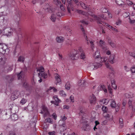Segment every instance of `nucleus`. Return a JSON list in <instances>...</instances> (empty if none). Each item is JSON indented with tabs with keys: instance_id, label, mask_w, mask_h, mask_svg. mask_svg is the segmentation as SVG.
I'll return each mask as SVG.
<instances>
[{
	"instance_id": "1",
	"label": "nucleus",
	"mask_w": 135,
	"mask_h": 135,
	"mask_svg": "<svg viewBox=\"0 0 135 135\" xmlns=\"http://www.w3.org/2000/svg\"><path fill=\"white\" fill-rule=\"evenodd\" d=\"M88 14L94 18L97 21L98 23L99 24H101L100 22L102 21V20H106L107 18L106 17H105L104 15L103 14H101L100 15H98L97 16L95 15H93L92 13H90V12L89 11L88 12Z\"/></svg>"
},
{
	"instance_id": "2",
	"label": "nucleus",
	"mask_w": 135,
	"mask_h": 135,
	"mask_svg": "<svg viewBox=\"0 0 135 135\" xmlns=\"http://www.w3.org/2000/svg\"><path fill=\"white\" fill-rule=\"evenodd\" d=\"M61 119L60 120L59 122L60 126V130L61 131H64L66 129L65 127V123L64 121L67 119L64 115H62L60 116Z\"/></svg>"
},
{
	"instance_id": "3",
	"label": "nucleus",
	"mask_w": 135,
	"mask_h": 135,
	"mask_svg": "<svg viewBox=\"0 0 135 135\" xmlns=\"http://www.w3.org/2000/svg\"><path fill=\"white\" fill-rule=\"evenodd\" d=\"M107 59V57H104L103 58L99 57L97 59H95V62H99V63H101V64H102V62H104L107 68L111 69V66L109 64L108 61H106Z\"/></svg>"
},
{
	"instance_id": "4",
	"label": "nucleus",
	"mask_w": 135,
	"mask_h": 135,
	"mask_svg": "<svg viewBox=\"0 0 135 135\" xmlns=\"http://www.w3.org/2000/svg\"><path fill=\"white\" fill-rule=\"evenodd\" d=\"M9 51V50L6 45L5 44L0 43V52L8 54Z\"/></svg>"
},
{
	"instance_id": "5",
	"label": "nucleus",
	"mask_w": 135,
	"mask_h": 135,
	"mask_svg": "<svg viewBox=\"0 0 135 135\" xmlns=\"http://www.w3.org/2000/svg\"><path fill=\"white\" fill-rule=\"evenodd\" d=\"M13 32V30L10 27L6 28L4 30V33L5 35L8 37L12 35Z\"/></svg>"
},
{
	"instance_id": "6",
	"label": "nucleus",
	"mask_w": 135,
	"mask_h": 135,
	"mask_svg": "<svg viewBox=\"0 0 135 135\" xmlns=\"http://www.w3.org/2000/svg\"><path fill=\"white\" fill-rule=\"evenodd\" d=\"M74 1L75 3L78 6L80 5L82 7L86 10H88L90 9L89 6H86L85 4L81 2H79L78 1V0H72Z\"/></svg>"
},
{
	"instance_id": "7",
	"label": "nucleus",
	"mask_w": 135,
	"mask_h": 135,
	"mask_svg": "<svg viewBox=\"0 0 135 135\" xmlns=\"http://www.w3.org/2000/svg\"><path fill=\"white\" fill-rule=\"evenodd\" d=\"M41 113L44 114V117H45L49 115V113L46 107L44 105L42 106Z\"/></svg>"
},
{
	"instance_id": "8",
	"label": "nucleus",
	"mask_w": 135,
	"mask_h": 135,
	"mask_svg": "<svg viewBox=\"0 0 135 135\" xmlns=\"http://www.w3.org/2000/svg\"><path fill=\"white\" fill-rule=\"evenodd\" d=\"M53 98L55 101H51V103L54 104L57 106L58 105L59 103L61 102V100L58 98L57 96V95L54 96Z\"/></svg>"
},
{
	"instance_id": "9",
	"label": "nucleus",
	"mask_w": 135,
	"mask_h": 135,
	"mask_svg": "<svg viewBox=\"0 0 135 135\" xmlns=\"http://www.w3.org/2000/svg\"><path fill=\"white\" fill-rule=\"evenodd\" d=\"M78 55L80 54V58L83 59H84L85 58V55L83 51V49L81 48L79 49V51L78 52Z\"/></svg>"
},
{
	"instance_id": "10",
	"label": "nucleus",
	"mask_w": 135,
	"mask_h": 135,
	"mask_svg": "<svg viewBox=\"0 0 135 135\" xmlns=\"http://www.w3.org/2000/svg\"><path fill=\"white\" fill-rule=\"evenodd\" d=\"M89 99L91 104H94L95 103L96 98L93 94H92L90 96Z\"/></svg>"
},
{
	"instance_id": "11",
	"label": "nucleus",
	"mask_w": 135,
	"mask_h": 135,
	"mask_svg": "<svg viewBox=\"0 0 135 135\" xmlns=\"http://www.w3.org/2000/svg\"><path fill=\"white\" fill-rule=\"evenodd\" d=\"M115 56L113 54L111 55L108 59L109 62L112 64L115 63Z\"/></svg>"
},
{
	"instance_id": "12",
	"label": "nucleus",
	"mask_w": 135,
	"mask_h": 135,
	"mask_svg": "<svg viewBox=\"0 0 135 135\" xmlns=\"http://www.w3.org/2000/svg\"><path fill=\"white\" fill-rule=\"evenodd\" d=\"M54 76L55 78L57 84L59 83V84L61 81L60 75L57 74L55 73L54 74Z\"/></svg>"
},
{
	"instance_id": "13",
	"label": "nucleus",
	"mask_w": 135,
	"mask_h": 135,
	"mask_svg": "<svg viewBox=\"0 0 135 135\" xmlns=\"http://www.w3.org/2000/svg\"><path fill=\"white\" fill-rule=\"evenodd\" d=\"M44 71V69L43 67L41 66L38 67L37 70V72H39V73L38 74V76L39 77H40L41 73L43 72Z\"/></svg>"
},
{
	"instance_id": "14",
	"label": "nucleus",
	"mask_w": 135,
	"mask_h": 135,
	"mask_svg": "<svg viewBox=\"0 0 135 135\" xmlns=\"http://www.w3.org/2000/svg\"><path fill=\"white\" fill-rule=\"evenodd\" d=\"M46 11L51 13L52 12L51 10V9L48 4H46L43 8Z\"/></svg>"
},
{
	"instance_id": "15",
	"label": "nucleus",
	"mask_w": 135,
	"mask_h": 135,
	"mask_svg": "<svg viewBox=\"0 0 135 135\" xmlns=\"http://www.w3.org/2000/svg\"><path fill=\"white\" fill-rule=\"evenodd\" d=\"M67 9L69 13H70L71 10L73 11L74 10V8L72 4H68L67 6Z\"/></svg>"
},
{
	"instance_id": "16",
	"label": "nucleus",
	"mask_w": 135,
	"mask_h": 135,
	"mask_svg": "<svg viewBox=\"0 0 135 135\" xmlns=\"http://www.w3.org/2000/svg\"><path fill=\"white\" fill-rule=\"evenodd\" d=\"M19 94L20 93L18 92H17L16 94H13L11 96V99L12 100H14L15 99L17 98Z\"/></svg>"
},
{
	"instance_id": "17",
	"label": "nucleus",
	"mask_w": 135,
	"mask_h": 135,
	"mask_svg": "<svg viewBox=\"0 0 135 135\" xmlns=\"http://www.w3.org/2000/svg\"><path fill=\"white\" fill-rule=\"evenodd\" d=\"M56 40L58 42L61 43L63 41L64 38L61 36L57 37H56Z\"/></svg>"
},
{
	"instance_id": "18",
	"label": "nucleus",
	"mask_w": 135,
	"mask_h": 135,
	"mask_svg": "<svg viewBox=\"0 0 135 135\" xmlns=\"http://www.w3.org/2000/svg\"><path fill=\"white\" fill-rule=\"evenodd\" d=\"M94 64L95 69L101 67L102 65L101 63H99V62H97L95 61V63H94Z\"/></svg>"
},
{
	"instance_id": "19",
	"label": "nucleus",
	"mask_w": 135,
	"mask_h": 135,
	"mask_svg": "<svg viewBox=\"0 0 135 135\" xmlns=\"http://www.w3.org/2000/svg\"><path fill=\"white\" fill-rule=\"evenodd\" d=\"M76 55L77 57H78L79 56V55H78V53L77 52H76V53L73 54H71L69 55L70 57L72 60H74L75 59V57L76 56Z\"/></svg>"
},
{
	"instance_id": "20",
	"label": "nucleus",
	"mask_w": 135,
	"mask_h": 135,
	"mask_svg": "<svg viewBox=\"0 0 135 135\" xmlns=\"http://www.w3.org/2000/svg\"><path fill=\"white\" fill-rule=\"evenodd\" d=\"M93 56L95 59L98 58L100 56L99 52L97 51L93 55Z\"/></svg>"
},
{
	"instance_id": "21",
	"label": "nucleus",
	"mask_w": 135,
	"mask_h": 135,
	"mask_svg": "<svg viewBox=\"0 0 135 135\" xmlns=\"http://www.w3.org/2000/svg\"><path fill=\"white\" fill-rule=\"evenodd\" d=\"M4 54L0 52V62H4L5 60Z\"/></svg>"
},
{
	"instance_id": "22",
	"label": "nucleus",
	"mask_w": 135,
	"mask_h": 135,
	"mask_svg": "<svg viewBox=\"0 0 135 135\" xmlns=\"http://www.w3.org/2000/svg\"><path fill=\"white\" fill-rule=\"evenodd\" d=\"M88 69L90 70H92L95 69L94 63H90L88 65Z\"/></svg>"
},
{
	"instance_id": "23",
	"label": "nucleus",
	"mask_w": 135,
	"mask_h": 135,
	"mask_svg": "<svg viewBox=\"0 0 135 135\" xmlns=\"http://www.w3.org/2000/svg\"><path fill=\"white\" fill-rule=\"evenodd\" d=\"M99 87L100 90H103L105 93L107 92V90L106 89L105 86L104 85H100V86H99Z\"/></svg>"
},
{
	"instance_id": "24",
	"label": "nucleus",
	"mask_w": 135,
	"mask_h": 135,
	"mask_svg": "<svg viewBox=\"0 0 135 135\" xmlns=\"http://www.w3.org/2000/svg\"><path fill=\"white\" fill-rule=\"evenodd\" d=\"M79 85L82 86H83L85 85V81L83 80H80L79 81Z\"/></svg>"
},
{
	"instance_id": "25",
	"label": "nucleus",
	"mask_w": 135,
	"mask_h": 135,
	"mask_svg": "<svg viewBox=\"0 0 135 135\" xmlns=\"http://www.w3.org/2000/svg\"><path fill=\"white\" fill-rule=\"evenodd\" d=\"M51 20L53 22H55L56 20V16L54 14H52L50 17Z\"/></svg>"
},
{
	"instance_id": "26",
	"label": "nucleus",
	"mask_w": 135,
	"mask_h": 135,
	"mask_svg": "<svg viewBox=\"0 0 135 135\" xmlns=\"http://www.w3.org/2000/svg\"><path fill=\"white\" fill-rule=\"evenodd\" d=\"M40 76L43 78L44 79H46L47 77V73L44 72L41 74L40 77Z\"/></svg>"
},
{
	"instance_id": "27",
	"label": "nucleus",
	"mask_w": 135,
	"mask_h": 135,
	"mask_svg": "<svg viewBox=\"0 0 135 135\" xmlns=\"http://www.w3.org/2000/svg\"><path fill=\"white\" fill-rule=\"evenodd\" d=\"M11 118L13 120H16L18 119V116L17 114H14L12 115Z\"/></svg>"
},
{
	"instance_id": "28",
	"label": "nucleus",
	"mask_w": 135,
	"mask_h": 135,
	"mask_svg": "<svg viewBox=\"0 0 135 135\" xmlns=\"http://www.w3.org/2000/svg\"><path fill=\"white\" fill-rule=\"evenodd\" d=\"M119 124L120 127L122 128L123 126V119L122 118H120L119 119Z\"/></svg>"
},
{
	"instance_id": "29",
	"label": "nucleus",
	"mask_w": 135,
	"mask_h": 135,
	"mask_svg": "<svg viewBox=\"0 0 135 135\" xmlns=\"http://www.w3.org/2000/svg\"><path fill=\"white\" fill-rule=\"evenodd\" d=\"M110 105L111 107L113 108H114L116 107V104L114 100H112L111 101Z\"/></svg>"
},
{
	"instance_id": "30",
	"label": "nucleus",
	"mask_w": 135,
	"mask_h": 135,
	"mask_svg": "<svg viewBox=\"0 0 135 135\" xmlns=\"http://www.w3.org/2000/svg\"><path fill=\"white\" fill-rule=\"evenodd\" d=\"M109 43L110 45L113 47H114L115 46V41H109Z\"/></svg>"
},
{
	"instance_id": "31",
	"label": "nucleus",
	"mask_w": 135,
	"mask_h": 135,
	"mask_svg": "<svg viewBox=\"0 0 135 135\" xmlns=\"http://www.w3.org/2000/svg\"><path fill=\"white\" fill-rule=\"evenodd\" d=\"M133 100V99L131 98H129V99L128 102V104L129 107L132 108L133 107L132 101Z\"/></svg>"
},
{
	"instance_id": "32",
	"label": "nucleus",
	"mask_w": 135,
	"mask_h": 135,
	"mask_svg": "<svg viewBox=\"0 0 135 135\" xmlns=\"http://www.w3.org/2000/svg\"><path fill=\"white\" fill-rule=\"evenodd\" d=\"M108 103V100L106 99H103L101 101V104H107Z\"/></svg>"
},
{
	"instance_id": "33",
	"label": "nucleus",
	"mask_w": 135,
	"mask_h": 135,
	"mask_svg": "<svg viewBox=\"0 0 135 135\" xmlns=\"http://www.w3.org/2000/svg\"><path fill=\"white\" fill-rule=\"evenodd\" d=\"M108 78H109L110 80H111V79H113L114 78V75L113 73L112 72L109 74L108 76Z\"/></svg>"
},
{
	"instance_id": "34",
	"label": "nucleus",
	"mask_w": 135,
	"mask_h": 135,
	"mask_svg": "<svg viewBox=\"0 0 135 135\" xmlns=\"http://www.w3.org/2000/svg\"><path fill=\"white\" fill-rule=\"evenodd\" d=\"M7 79L8 80H10V81H12L14 80V77L12 76L11 75L10 76L9 75L7 76Z\"/></svg>"
},
{
	"instance_id": "35",
	"label": "nucleus",
	"mask_w": 135,
	"mask_h": 135,
	"mask_svg": "<svg viewBox=\"0 0 135 135\" xmlns=\"http://www.w3.org/2000/svg\"><path fill=\"white\" fill-rule=\"evenodd\" d=\"M60 94L61 96L64 97H65L66 95L65 93L63 90H61L60 91Z\"/></svg>"
},
{
	"instance_id": "36",
	"label": "nucleus",
	"mask_w": 135,
	"mask_h": 135,
	"mask_svg": "<svg viewBox=\"0 0 135 135\" xmlns=\"http://www.w3.org/2000/svg\"><path fill=\"white\" fill-rule=\"evenodd\" d=\"M100 10L103 13H106L108 12L107 9L105 7H102L101 9Z\"/></svg>"
},
{
	"instance_id": "37",
	"label": "nucleus",
	"mask_w": 135,
	"mask_h": 135,
	"mask_svg": "<svg viewBox=\"0 0 135 135\" xmlns=\"http://www.w3.org/2000/svg\"><path fill=\"white\" fill-rule=\"evenodd\" d=\"M102 109L104 112L106 113L108 110V108L106 107L103 106L102 108Z\"/></svg>"
},
{
	"instance_id": "38",
	"label": "nucleus",
	"mask_w": 135,
	"mask_h": 135,
	"mask_svg": "<svg viewBox=\"0 0 135 135\" xmlns=\"http://www.w3.org/2000/svg\"><path fill=\"white\" fill-rule=\"evenodd\" d=\"M45 122H49L51 123H53V121L52 119L50 118L46 119L45 120Z\"/></svg>"
},
{
	"instance_id": "39",
	"label": "nucleus",
	"mask_w": 135,
	"mask_h": 135,
	"mask_svg": "<svg viewBox=\"0 0 135 135\" xmlns=\"http://www.w3.org/2000/svg\"><path fill=\"white\" fill-rule=\"evenodd\" d=\"M24 59L23 57L22 56H20V57H19L18 60V61H19L23 62L24 61Z\"/></svg>"
},
{
	"instance_id": "40",
	"label": "nucleus",
	"mask_w": 135,
	"mask_h": 135,
	"mask_svg": "<svg viewBox=\"0 0 135 135\" xmlns=\"http://www.w3.org/2000/svg\"><path fill=\"white\" fill-rule=\"evenodd\" d=\"M99 44L102 47L103 49H104V50H105V49L103 47V46L104 44V42L103 41L101 40L99 41Z\"/></svg>"
},
{
	"instance_id": "41",
	"label": "nucleus",
	"mask_w": 135,
	"mask_h": 135,
	"mask_svg": "<svg viewBox=\"0 0 135 135\" xmlns=\"http://www.w3.org/2000/svg\"><path fill=\"white\" fill-rule=\"evenodd\" d=\"M26 101L27 100L26 99L23 98L20 101V103L23 105L26 102Z\"/></svg>"
},
{
	"instance_id": "42",
	"label": "nucleus",
	"mask_w": 135,
	"mask_h": 135,
	"mask_svg": "<svg viewBox=\"0 0 135 135\" xmlns=\"http://www.w3.org/2000/svg\"><path fill=\"white\" fill-rule=\"evenodd\" d=\"M22 72H22V71H21V72L19 74H17V76H18V79H21V78L22 77V76H21L22 75Z\"/></svg>"
},
{
	"instance_id": "43",
	"label": "nucleus",
	"mask_w": 135,
	"mask_h": 135,
	"mask_svg": "<svg viewBox=\"0 0 135 135\" xmlns=\"http://www.w3.org/2000/svg\"><path fill=\"white\" fill-rule=\"evenodd\" d=\"M65 87L66 89L69 90L70 88V85L69 83H67L66 84Z\"/></svg>"
},
{
	"instance_id": "44",
	"label": "nucleus",
	"mask_w": 135,
	"mask_h": 135,
	"mask_svg": "<svg viewBox=\"0 0 135 135\" xmlns=\"http://www.w3.org/2000/svg\"><path fill=\"white\" fill-rule=\"evenodd\" d=\"M94 41H91L90 42V43L91 44V49L93 50V49L94 48V43H93V42Z\"/></svg>"
},
{
	"instance_id": "45",
	"label": "nucleus",
	"mask_w": 135,
	"mask_h": 135,
	"mask_svg": "<svg viewBox=\"0 0 135 135\" xmlns=\"http://www.w3.org/2000/svg\"><path fill=\"white\" fill-rule=\"evenodd\" d=\"M129 55L135 58V51L134 52H129Z\"/></svg>"
},
{
	"instance_id": "46",
	"label": "nucleus",
	"mask_w": 135,
	"mask_h": 135,
	"mask_svg": "<svg viewBox=\"0 0 135 135\" xmlns=\"http://www.w3.org/2000/svg\"><path fill=\"white\" fill-rule=\"evenodd\" d=\"M131 70L132 73H135V66H134L132 67L131 69Z\"/></svg>"
},
{
	"instance_id": "47",
	"label": "nucleus",
	"mask_w": 135,
	"mask_h": 135,
	"mask_svg": "<svg viewBox=\"0 0 135 135\" xmlns=\"http://www.w3.org/2000/svg\"><path fill=\"white\" fill-rule=\"evenodd\" d=\"M129 15V13L125 12L123 13V16L125 17H127Z\"/></svg>"
},
{
	"instance_id": "48",
	"label": "nucleus",
	"mask_w": 135,
	"mask_h": 135,
	"mask_svg": "<svg viewBox=\"0 0 135 135\" xmlns=\"http://www.w3.org/2000/svg\"><path fill=\"white\" fill-rule=\"evenodd\" d=\"M79 23H82L83 24H85V25H86L88 24L87 22H86L84 20L80 21Z\"/></svg>"
},
{
	"instance_id": "49",
	"label": "nucleus",
	"mask_w": 135,
	"mask_h": 135,
	"mask_svg": "<svg viewBox=\"0 0 135 135\" xmlns=\"http://www.w3.org/2000/svg\"><path fill=\"white\" fill-rule=\"evenodd\" d=\"M70 99L71 100V102L74 103V97L73 96L71 95L70 98Z\"/></svg>"
},
{
	"instance_id": "50",
	"label": "nucleus",
	"mask_w": 135,
	"mask_h": 135,
	"mask_svg": "<svg viewBox=\"0 0 135 135\" xmlns=\"http://www.w3.org/2000/svg\"><path fill=\"white\" fill-rule=\"evenodd\" d=\"M126 3L128 6H131L133 4V3L130 1H127Z\"/></svg>"
},
{
	"instance_id": "51",
	"label": "nucleus",
	"mask_w": 135,
	"mask_h": 135,
	"mask_svg": "<svg viewBox=\"0 0 135 135\" xmlns=\"http://www.w3.org/2000/svg\"><path fill=\"white\" fill-rule=\"evenodd\" d=\"M120 103H118L117 104V106L116 105V107L117 108L116 109V111H118V110L119 109V107L120 106Z\"/></svg>"
},
{
	"instance_id": "52",
	"label": "nucleus",
	"mask_w": 135,
	"mask_h": 135,
	"mask_svg": "<svg viewBox=\"0 0 135 135\" xmlns=\"http://www.w3.org/2000/svg\"><path fill=\"white\" fill-rule=\"evenodd\" d=\"M108 89L110 93H112V89L110 86H108Z\"/></svg>"
},
{
	"instance_id": "53",
	"label": "nucleus",
	"mask_w": 135,
	"mask_h": 135,
	"mask_svg": "<svg viewBox=\"0 0 135 135\" xmlns=\"http://www.w3.org/2000/svg\"><path fill=\"white\" fill-rule=\"evenodd\" d=\"M52 115L53 117V118L55 120H56L57 119V116L56 115L55 113H53Z\"/></svg>"
},
{
	"instance_id": "54",
	"label": "nucleus",
	"mask_w": 135,
	"mask_h": 135,
	"mask_svg": "<svg viewBox=\"0 0 135 135\" xmlns=\"http://www.w3.org/2000/svg\"><path fill=\"white\" fill-rule=\"evenodd\" d=\"M112 30H113L114 32L115 33H117L118 32V30L115 28L113 27V28L112 29Z\"/></svg>"
},
{
	"instance_id": "55",
	"label": "nucleus",
	"mask_w": 135,
	"mask_h": 135,
	"mask_svg": "<svg viewBox=\"0 0 135 135\" xmlns=\"http://www.w3.org/2000/svg\"><path fill=\"white\" fill-rule=\"evenodd\" d=\"M55 132L54 131L49 132L48 133L49 135H55Z\"/></svg>"
},
{
	"instance_id": "56",
	"label": "nucleus",
	"mask_w": 135,
	"mask_h": 135,
	"mask_svg": "<svg viewBox=\"0 0 135 135\" xmlns=\"http://www.w3.org/2000/svg\"><path fill=\"white\" fill-rule=\"evenodd\" d=\"M9 135H15V133L13 131H10L9 132Z\"/></svg>"
},
{
	"instance_id": "57",
	"label": "nucleus",
	"mask_w": 135,
	"mask_h": 135,
	"mask_svg": "<svg viewBox=\"0 0 135 135\" xmlns=\"http://www.w3.org/2000/svg\"><path fill=\"white\" fill-rule=\"evenodd\" d=\"M50 88L51 89H52L53 90V91L54 92H56L57 91V90L56 89L54 88V87H50Z\"/></svg>"
},
{
	"instance_id": "58",
	"label": "nucleus",
	"mask_w": 135,
	"mask_h": 135,
	"mask_svg": "<svg viewBox=\"0 0 135 135\" xmlns=\"http://www.w3.org/2000/svg\"><path fill=\"white\" fill-rule=\"evenodd\" d=\"M124 69L127 71H129L130 70V68L126 66L124 67Z\"/></svg>"
},
{
	"instance_id": "59",
	"label": "nucleus",
	"mask_w": 135,
	"mask_h": 135,
	"mask_svg": "<svg viewBox=\"0 0 135 135\" xmlns=\"http://www.w3.org/2000/svg\"><path fill=\"white\" fill-rule=\"evenodd\" d=\"M116 23L117 25H119L121 23V21L120 20H119L118 21L116 22Z\"/></svg>"
},
{
	"instance_id": "60",
	"label": "nucleus",
	"mask_w": 135,
	"mask_h": 135,
	"mask_svg": "<svg viewBox=\"0 0 135 135\" xmlns=\"http://www.w3.org/2000/svg\"><path fill=\"white\" fill-rule=\"evenodd\" d=\"M125 97L127 98H129L130 97L129 95V94L128 93H126L125 94Z\"/></svg>"
},
{
	"instance_id": "61",
	"label": "nucleus",
	"mask_w": 135,
	"mask_h": 135,
	"mask_svg": "<svg viewBox=\"0 0 135 135\" xmlns=\"http://www.w3.org/2000/svg\"><path fill=\"white\" fill-rule=\"evenodd\" d=\"M69 106L68 105H65L63 106V108L64 109H69Z\"/></svg>"
},
{
	"instance_id": "62",
	"label": "nucleus",
	"mask_w": 135,
	"mask_h": 135,
	"mask_svg": "<svg viewBox=\"0 0 135 135\" xmlns=\"http://www.w3.org/2000/svg\"><path fill=\"white\" fill-rule=\"evenodd\" d=\"M80 111L79 112V114L80 115H82V114H83L84 112L81 109L80 110Z\"/></svg>"
},
{
	"instance_id": "63",
	"label": "nucleus",
	"mask_w": 135,
	"mask_h": 135,
	"mask_svg": "<svg viewBox=\"0 0 135 135\" xmlns=\"http://www.w3.org/2000/svg\"><path fill=\"white\" fill-rule=\"evenodd\" d=\"M112 85L113 88L114 89H116L117 86L115 84H113Z\"/></svg>"
},
{
	"instance_id": "64",
	"label": "nucleus",
	"mask_w": 135,
	"mask_h": 135,
	"mask_svg": "<svg viewBox=\"0 0 135 135\" xmlns=\"http://www.w3.org/2000/svg\"><path fill=\"white\" fill-rule=\"evenodd\" d=\"M65 29L68 30V32H70L71 31L70 29L69 28V27L68 26L66 27Z\"/></svg>"
}]
</instances>
